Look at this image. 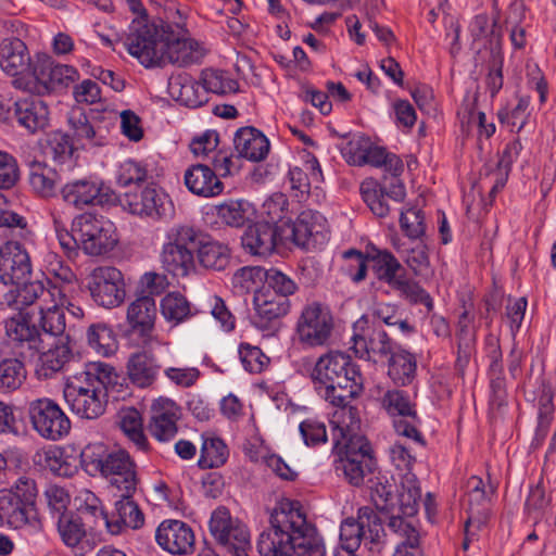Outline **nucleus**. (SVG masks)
<instances>
[{
	"label": "nucleus",
	"instance_id": "39448f33",
	"mask_svg": "<svg viewBox=\"0 0 556 556\" xmlns=\"http://www.w3.org/2000/svg\"><path fill=\"white\" fill-rule=\"evenodd\" d=\"M170 25L163 21L136 18L129 26L124 46L146 67L164 66V51Z\"/></svg>",
	"mask_w": 556,
	"mask_h": 556
},
{
	"label": "nucleus",
	"instance_id": "412c9836",
	"mask_svg": "<svg viewBox=\"0 0 556 556\" xmlns=\"http://www.w3.org/2000/svg\"><path fill=\"white\" fill-rule=\"evenodd\" d=\"M175 30L169 27L166 49L164 51V65L174 64L179 67L199 63L205 54L198 41L187 38L186 31L177 26Z\"/></svg>",
	"mask_w": 556,
	"mask_h": 556
},
{
	"label": "nucleus",
	"instance_id": "09e8293b",
	"mask_svg": "<svg viewBox=\"0 0 556 556\" xmlns=\"http://www.w3.org/2000/svg\"><path fill=\"white\" fill-rule=\"evenodd\" d=\"M118 425L122 431L138 447V450H147L148 441L142 430V419L140 413L136 408H122L118 412Z\"/></svg>",
	"mask_w": 556,
	"mask_h": 556
},
{
	"label": "nucleus",
	"instance_id": "0eeeda50",
	"mask_svg": "<svg viewBox=\"0 0 556 556\" xmlns=\"http://www.w3.org/2000/svg\"><path fill=\"white\" fill-rule=\"evenodd\" d=\"M383 536L381 518L372 508L364 506L358 509L357 518H346L341 522L340 549L356 551L363 542L372 556H379L386 547Z\"/></svg>",
	"mask_w": 556,
	"mask_h": 556
},
{
	"label": "nucleus",
	"instance_id": "6e6d98bb",
	"mask_svg": "<svg viewBox=\"0 0 556 556\" xmlns=\"http://www.w3.org/2000/svg\"><path fill=\"white\" fill-rule=\"evenodd\" d=\"M227 457V446L220 439L204 438L199 458L201 468H217L225 464Z\"/></svg>",
	"mask_w": 556,
	"mask_h": 556
},
{
	"label": "nucleus",
	"instance_id": "20e7f679",
	"mask_svg": "<svg viewBox=\"0 0 556 556\" xmlns=\"http://www.w3.org/2000/svg\"><path fill=\"white\" fill-rule=\"evenodd\" d=\"M369 262L379 281L386 282L399 298L412 305L422 304L427 313L433 311V300L430 294L415 280L406 277L405 269L397 258L388 250L372 249Z\"/></svg>",
	"mask_w": 556,
	"mask_h": 556
},
{
	"label": "nucleus",
	"instance_id": "8fccbe9b",
	"mask_svg": "<svg viewBox=\"0 0 556 556\" xmlns=\"http://www.w3.org/2000/svg\"><path fill=\"white\" fill-rule=\"evenodd\" d=\"M68 125L71 127L73 142L85 147L86 144H100L97 140V131L90 124L87 115L80 108L72 109L68 113Z\"/></svg>",
	"mask_w": 556,
	"mask_h": 556
},
{
	"label": "nucleus",
	"instance_id": "58836bf2",
	"mask_svg": "<svg viewBox=\"0 0 556 556\" xmlns=\"http://www.w3.org/2000/svg\"><path fill=\"white\" fill-rule=\"evenodd\" d=\"M201 266L212 270H224L230 263V249L227 244L218 241H204V233L201 231V239L195 249Z\"/></svg>",
	"mask_w": 556,
	"mask_h": 556
},
{
	"label": "nucleus",
	"instance_id": "0e129e2a",
	"mask_svg": "<svg viewBox=\"0 0 556 556\" xmlns=\"http://www.w3.org/2000/svg\"><path fill=\"white\" fill-rule=\"evenodd\" d=\"M370 483V497L377 509L393 511L394 502H393V484L390 483L387 479L382 481L380 478L368 479Z\"/></svg>",
	"mask_w": 556,
	"mask_h": 556
},
{
	"label": "nucleus",
	"instance_id": "3c124183",
	"mask_svg": "<svg viewBox=\"0 0 556 556\" xmlns=\"http://www.w3.org/2000/svg\"><path fill=\"white\" fill-rule=\"evenodd\" d=\"M306 170L300 167H293L289 170V180L291 188L301 195L308 194L311 182H319L323 174L316 157L312 156L305 162Z\"/></svg>",
	"mask_w": 556,
	"mask_h": 556
},
{
	"label": "nucleus",
	"instance_id": "603ef678",
	"mask_svg": "<svg viewBox=\"0 0 556 556\" xmlns=\"http://www.w3.org/2000/svg\"><path fill=\"white\" fill-rule=\"evenodd\" d=\"M112 450L103 443H90L84 447L80 453V462L90 476L100 475L103 471L105 464Z\"/></svg>",
	"mask_w": 556,
	"mask_h": 556
},
{
	"label": "nucleus",
	"instance_id": "338daca9",
	"mask_svg": "<svg viewBox=\"0 0 556 556\" xmlns=\"http://www.w3.org/2000/svg\"><path fill=\"white\" fill-rule=\"evenodd\" d=\"M361 192L364 201L376 216L386 217L389 214L390 206L384 200L387 195L376 188L372 181L362 184Z\"/></svg>",
	"mask_w": 556,
	"mask_h": 556
},
{
	"label": "nucleus",
	"instance_id": "f3484780",
	"mask_svg": "<svg viewBox=\"0 0 556 556\" xmlns=\"http://www.w3.org/2000/svg\"><path fill=\"white\" fill-rule=\"evenodd\" d=\"M62 199L77 208L88 205H104L115 201L114 191L103 181L83 178L65 184L61 188Z\"/></svg>",
	"mask_w": 556,
	"mask_h": 556
},
{
	"label": "nucleus",
	"instance_id": "4be33fe9",
	"mask_svg": "<svg viewBox=\"0 0 556 556\" xmlns=\"http://www.w3.org/2000/svg\"><path fill=\"white\" fill-rule=\"evenodd\" d=\"M364 324H366V320L363 318L355 324V330L361 329V332H354L352 337V349L356 356L368 361L374 359L375 362L377 356L380 358L388 357L393 349L387 332L382 329L369 327L365 329Z\"/></svg>",
	"mask_w": 556,
	"mask_h": 556
},
{
	"label": "nucleus",
	"instance_id": "7ed1b4c3",
	"mask_svg": "<svg viewBox=\"0 0 556 556\" xmlns=\"http://www.w3.org/2000/svg\"><path fill=\"white\" fill-rule=\"evenodd\" d=\"M114 368L104 363H90L86 369L68 381L64 399L71 409L81 418L96 419L105 412L108 390Z\"/></svg>",
	"mask_w": 556,
	"mask_h": 556
},
{
	"label": "nucleus",
	"instance_id": "a19ab883",
	"mask_svg": "<svg viewBox=\"0 0 556 556\" xmlns=\"http://www.w3.org/2000/svg\"><path fill=\"white\" fill-rule=\"evenodd\" d=\"M29 185L35 193L42 198L56 194L60 175L46 163L34 161L29 165Z\"/></svg>",
	"mask_w": 556,
	"mask_h": 556
},
{
	"label": "nucleus",
	"instance_id": "dca6fc26",
	"mask_svg": "<svg viewBox=\"0 0 556 556\" xmlns=\"http://www.w3.org/2000/svg\"><path fill=\"white\" fill-rule=\"evenodd\" d=\"M118 493L116 495L119 496V500L115 503V511L112 513L111 518L96 505H86L81 513L91 514L100 519L112 534L119 533L123 527L140 528L143 525L144 517L138 505L132 501V494Z\"/></svg>",
	"mask_w": 556,
	"mask_h": 556
},
{
	"label": "nucleus",
	"instance_id": "bb28decb",
	"mask_svg": "<svg viewBox=\"0 0 556 556\" xmlns=\"http://www.w3.org/2000/svg\"><path fill=\"white\" fill-rule=\"evenodd\" d=\"M85 507L79 509V514H74L73 511L65 515H60L58 518V531L61 535L62 541L72 548H76V554L84 555L86 552L93 548V545L90 544L89 539L87 538L85 525L83 522L84 518L88 516H92L91 514H83L81 510Z\"/></svg>",
	"mask_w": 556,
	"mask_h": 556
},
{
	"label": "nucleus",
	"instance_id": "2eb2a0df",
	"mask_svg": "<svg viewBox=\"0 0 556 556\" xmlns=\"http://www.w3.org/2000/svg\"><path fill=\"white\" fill-rule=\"evenodd\" d=\"M88 289L94 302L106 308L118 306L126 295L123 274L112 266L94 268L88 278Z\"/></svg>",
	"mask_w": 556,
	"mask_h": 556
},
{
	"label": "nucleus",
	"instance_id": "052dcab7",
	"mask_svg": "<svg viewBox=\"0 0 556 556\" xmlns=\"http://www.w3.org/2000/svg\"><path fill=\"white\" fill-rule=\"evenodd\" d=\"M403 257L416 276H424L429 271L428 248L422 241L413 242L410 247L403 250Z\"/></svg>",
	"mask_w": 556,
	"mask_h": 556
},
{
	"label": "nucleus",
	"instance_id": "4d7b16f0",
	"mask_svg": "<svg viewBox=\"0 0 556 556\" xmlns=\"http://www.w3.org/2000/svg\"><path fill=\"white\" fill-rule=\"evenodd\" d=\"M266 269L260 266L239 268L231 278L232 288L240 294L249 293L265 281Z\"/></svg>",
	"mask_w": 556,
	"mask_h": 556
},
{
	"label": "nucleus",
	"instance_id": "c85d7f7f",
	"mask_svg": "<svg viewBox=\"0 0 556 556\" xmlns=\"http://www.w3.org/2000/svg\"><path fill=\"white\" fill-rule=\"evenodd\" d=\"M187 189L199 197L213 198L224 191V184L217 174L205 164L191 165L184 176Z\"/></svg>",
	"mask_w": 556,
	"mask_h": 556
},
{
	"label": "nucleus",
	"instance_id": "6e6552de",
	"mask_svg": "<svg viewBox=\"0 0 556 556\" xmlns=\"http://www.w3.org/2000/svg\"><path fill=\"white\" fill-rule=\"evenodd\" d=\"M78 79V72L70 65L54 62L48 55H39L31 66V77L26 81L15 80L18 88L37 94H49L66 88Z\"/></svg>",
	"mask_w": 556,
	"mask_h": 556
},
{
	"label": "nucleus",
	"instance_id": "de8ad7c7",
	"mask_svg": "<svg viewBox=\"0 0 556 556\" xmlns=\"http://www.w3.org/2000/svg\"><path fill=\"white\" fill-rule=\"evenodd\" d=\"M389 377L399 384L406 386L409 383L416 372V359L413 354L407 351H392L389 355Z\"/></svg>",
	"mask_w": 556,
	"mask_h": 556
},
{
	"label": "nucleus",
	"instance_id": "1a4fd4ad",
	"mask_svg": "<svg viewBox=\"0 0 556 556\" xmlns=\"http://www.w3.org/2000/svg\"><path fill=\"white\" fill-rule=\"evenodd\" d=\"M74 233L78 248L91 256L105 254L117 243L114 224L91 213L80 214L74 219Z\"/></svg>",
	"mask_w": 556,
	"mask_h": 556
},
{
	"label": "nucleus",
	"instance_id": "e2e57ef3",
	"mask_svg": "<svg viewBox=\"0 0 556 556\" xmlns=\"http://www.w3.org/2000/svg\"><path fill=\"white\" fill-rule=\"evenodd\" d=\"M369 253L366 255L355 249H350L343 253L345 264L342 269L353 282H361L367 275V263L369 262Z\"/></svg>",
	"mask_w": 556,
	"mask_h": 556
},
{
	"label": "nucleus",
	"instance_id": "f03ea898",
	"mask_svg": "<svg viewBox=\"0 0 556 556\" xmlns=\"http://www.w3.org/2000/svg\"><path fill=\"white\" fill-rule=\"evenodd\" d=\"M312 379L315 384L325 388L324 397L332 405H344L363 390L358 366L341 352L320 356L312 371Z\"/></svg>",
	"mask_w": 556,
	"mask_h": 556
},
{
	"label": "nucleus",
	"instance_id": "9b49d317",
	"mask_svg": "<svg viewBox=\"0 0 556 556\" xmlns=\"http://www.w3.org/2000/svg\"><path fill=\"white\" fill-rule=\"evenodd\" d=\"M381 402L387 413L393 417L395 432L424 446L426 442L419 431L421 420L417 414L416 404L410 401L409 395L402 390H388Z\"/></svg>",
	"mask_w": 556,
	"mask_h": 556
},
{
	"label": "nucleus",
	"instance_id": "393cba45",
	"mask_svg": "<svg viewBox=\"0 0 556 556\" xmlns=\"http://www.w3.org/2000/svg\"><path fill=\"white\" fill-rule=\"evenodd\" d=\"M157 544L170 554L187 555L193 551L192 529L180 520H165L156 529Z\"/></svg>",
	"mask_w": 556,
	"mask_h": 556
},
{
	"label": "nucleus",
	"instance_id": "cd10ccee",
	"mask_svg": "<svg viewBox=\"0 0 556 556\" xmlns=\"http://www.w3.org/2000/svg\"><path fill=\"white\" fill-rule=\"evenodd\" d=\"M34 63L23 40L16 37L0 42V67L10 76H17L31 70Z\"/></svg>",
	"mask_w": 556,
	"mask_h": 556
},
{
	"label": "nucleus",
	"instance_id": "49530a36",
	"mask_svg": "<svg viewBox=\"0 0 556 556\" xmlns=\"http://www.w3.org/2000/svg\"><path fill=\"white\" fill-rule=\"evenodd\" d=\"M161 313L164 318L178 325L197 314L191 303L179 292H169L161 300Z\"/></svg>",
	"mask_w": 556,
	"mask_h": 556
},
{
	"label": "nucleus",
	"instance_id": "6ab92c4d",
	"mask_svg": "<svg viewBox=\"0 0 556 556\" xmlns=\"http://www.w3.org/2000/svg\"><path fill=\"white\" fill-rule=\"evenodd\" d=\"M121 202L129 213L152 219H160L172 211V202L167 194L149 186L139 191L126 192Z\"/></svg>",
	"mask_w": 556,
	"mask_h": 556
},
{
	"label": "nucleus",
	"instance_id": "5fc2aeb1",
	"mask_svg": "<svg viewBox=\"0 0 556 556\" xmlns=\"http://www.w3.org/2000/svg\"><path fill=\"white\" fill-rule=\"evenodd\" d=\"M40 326L46 334L58 337V342H70L71 334L66 331L65 314L58 307L41 311Z\"/></svg>",
	"mask_w": 556,
	"mask_h": 556
},
{
	"label": "nucleus",
	"instance_id": "f257e3e1",
	"mask_svg": "<svg viewBox=\"0 0 556 556\" xmlns=\"http://www.w3.org/2000/svg\"><path fill=\"white\" fill-rule=\"evenodd\" d=\"M270 528L261 533L257 549L261 556H326L324 543L313 536L301 504L283 500L274 508Z\"/></svg>",
	"mask_w": 556,
	"mask_h": 556
},
{
	"label": "nucleus",
	"instance_id": "69168bd1",
	"mask_svg": "<svg viewBox=\"0 0 556 556\" xmlns=\"http://www.w3.org/2000/svg\"><path fill=\"white\" fill-rule=\"evenodd\" d=\"M74 151V142L67 134L60 131L52 132L46 147V153L54 161L63 163L68 160Z\"/></svg>",
	"mask_w": 556,
	"mask_h": 556
},
{
	"label": "nucleus",
	"instance_id": "680f3d73",
	"mask_svg": "<svg viewBox=\"0 0 556 556\" xmlns=\"http://www.w3.org/2000/svg\"><path fill=\"white\" fill-rule=\"evenodd\" d=\"M2 491L10 492L22 508H25L31 516H36L35 498L37 496V489L34 480L22 477L12 488L2 489Z\"/></svg>",
	"mask_w": 556,
	"mask_h": 556
},
{
	"label": "nucleus",
	"instance_id": "4c0bfd02",
	"mask_svg": "<svg viewBox=\"0 0 556 556\" xmlns=\"http://www.w3.org/2000/svg\"><path fill=\"white\" fill-rule=\"evenodd\" d=\"M388 526L403 539L397 544L393 556H422L419 547V533L412 521L405 520L400 515H392Z\"/></svg>",
	"mask_w": 556,
	"mask_h": 556
},
{
	"label": "nucleus",
	"instance_id": "b1692460",
	"mask_svg": "<svg viewBox=\"0 0 556 556\" xmlns=\"http://www.w3.org/2000/svg\"><path fill=\"white\" fill-rule=\"evenodd\" d=\"M103 477H110L111 486L117 492L134 494L137 489V475L135 464L124 450H112L103 471Z\"/></svg>",
	"mask_w": 556,
	"mask_h": 556
},
{
	"label": "nucleus",
	"instance_id": "864d4df0",
	"mask_svg": "<svg viewBox=\"0 0 556 556\" xmlns=\"http://www.w3.org/2000/svg\"><path fill=\"white\" fill-rule=\"evenodd\" d=\"M202 90L216 94H227L238 90V83L226 75L225 72L206 68L201 73Z\"/></svg>",
	"mask_w": 556,
	"mask_h": 556
},
{
	"label": "nucleus",
	"instance_id": "a211bd4d",
	"mask_svg": "<svg viewBox=\"0 0 556 556\" xmlns=\"http://www.w3.org/2000/svg\"><path fill=\"white\" fill-rule=\"evenodd\" d=\"M33 277V265L28 251L10 240L0 247V280L4 285H21Z\"/></svg>",
	"mask_w": 556,
	"mask_h": 556
},
{
	"label": "nucleus",
	"instance_id": "423d86ee",
	"mask_svg": "<svg viewBox=\"0 0 556 556\" xmlns=\"http://www.w3.org/2000/svg\"><path fill=\"white\" fill-rule=\"evenodd\" d=\"M200 239L201 230L193 226H173L166 233L160 254L163 269L174 277H187L194 273V252Z\"/></svg>",
	"mask_w": 556,
	"mask_h": 556
},
{
	"label": "nucleus",
	"instance_id": "a18cd8bd",
	"mask_svg": "<svg viewBox=\"0 0 556 556\" xmlns=\"http://www.w3.org/2000/svg\"><path fill=\"white\" fill-rule=\"evenodd\" d=\"M35 518L22 508L16 498L7 491L0 490V522L12 529H21Z\"/></svg>",
	"mask_w": 556,
	"mask_h": 556
},
{
	"label": "nucleus",
	"instance_id": "aec40b11",
	"mask_svg": "<svg viewBox=\"0 0 556 556\" xmlns=\"http://www.w3.org/2000/svg\"><path fill=\"white\" fill-rule=\"evenodd\" d=\"M290 299L276 295L268 290H255L253 296V325L262 330H274L280 318L290 311Z\"/></svg>",
	"mask_w": 556,
	"mask_h": 556
},
{
	"label": "nucleus",
	"instance_id": "37998d69",
	"mask_svg": "<svg viewBox=\"0 0 556 556\" xmlns=\"http://www.w3.org/2000/svg\"><path fill=\"white\" fill-rule=\"evenodd\" d=\"M421 491L418 479L413 472H405L401 478V490L397 495L399 511L406 517L417 514Z\"/></svg>",
	"mask_w": 556,
	"mask_h": 556
},
{
	"label": "nucleus",
	"instance_id": "774afa93",
	"mask_svg": "<svg viewBox=\"0 0 556 556\" xmlns=\"http://www.w3.org/2000/svg\"><path fill=\"white\" fill-rule=\"evenodd\" d=\"M239 356L245 370L253 374L261 372L269 362L260 348L250 344L240 345Z\"/></svg>",
	"mask_w": 556,
	"mask_h": 556
},
{
	"label": "nucleus",
	"instance_id": "c9c22d12",
	"mask_svg": "<svg viewBox=\"0 0 556 556\" xmlns=\"http://www.w3.org/2000/svg\"><path fill=\"white\" fill-rule=\"evenodd\" d=\"M349 403L336 405L340 410L334 414L337 425L332 431L333 448H340L341 445L351 443L356 438H365L358 433L361 427L358 410L356 407L350 406Z\"/></svg>",
	"mask_w": 556,
	"mask_h": 556
},
{
	"label": "nucleus",
	"instance_id": "5701e85b",
	"mask_svg": "<svg viewBox=\"0 0 556 556\" xmlns=\"http://www.w3.org/2000/svg\"><path fill=\"white\" fill-rule=\"evenodd\" d=\"M13 116L18 127L29 135H35L49 126L50 111L42 99L29 96L13 103Z\"/></svg>",
	"mask_w": 556,
	"mask_h": 556
},
{
	"label": "nucleus",
	"instance_id": "ddd939ff",
	"mask_svg": "<svg viewBox=\"0 0 556 556\" xmlns=\"http://www.w3.org/2000/svg\"><path fill=\"white\" fill-rule=\"evenodd\" d=\"M28 414L34 429L45 439L56 441L71 430V421L53 400L41 397L29 403Z\"/></svg>",
	"mask_w": 556,
	"mask_h": 556
},
{
	"label": "nucleus",
	"instance_id": "a878e982",
	"mask_svg": "<svg viewBox=\"0 0 556 556\" xmlns=\"http://www.w3.org/2000/svg\"><path fill=\"white\" fill-rule=\"evenodd\" d=\"M270 222H257L245 229L241 242L248 253L267 256L275 251L279 233L275 225L276 218L270 217Z\"/></svg>",
	"mask_w": 556,
	"mask_h": 556
},
{
	"label": "nucleus",
	"instance_id": "9d476101",
	"mask_svg": "<svg viewBox=\"0 0 556 556\" xmlns=\"http://www.w3.org/2000/svg\"><path fill=\"white\" fill-rule=\"evenodd\" d=\"M337 454L334 469L342 473L352 485L358 486L374 472L375 459L366 438H356L351 443H344L340 448H333Z\"/></svg>",
	"mask_w": 556,
	"mask_h": 556
},
{
	"label": "nucleus",
	"instance_id": "7c9ffc66",
	"mask_svg": "<svg viewBox=\"0 0 556 556\" xmlns=\"http://www.w3.org/2000/svg\"><path fill=\"white\" fill-rule=\"evenodd\" d=\"M5 333L9 341L16 348H27L28 351H39L43 348L39 330L22 314L5 321Z\"/></svg>",
	"mask_w": 556,
	"mask_h": 556
},
{
	"label": "nucleus",
	"instance_id": "f8f14e48",
	"mask_svg": "<svg viewBox=\"0 0 556 556\" xmlns=\"http://www.w3.org/2000/svg\"><path fill=\"white\" fill-rule=\"evenodd\" d=\"M210 531L223 548L225 556H248L250 533L242 522L231 518L226 508L222 507L213 511Z\"/></svg>",
	"mask_w": 556,
	"mask_h": 556
},
{
	"label": "nucleus",
	"instance_id": "79ce46f5",
	"mask_svg": "<svg viewBox=\"0 0 556 556\" xmlns=\"http://www.w3.org/2000/svg\"><path fill=\"white\" fill-rule=\"evenodd\" d=\"M321 215L313 211H303L296 220L289 225L290 237L293 242L302 248H307L311 239L321 230Z\"/></svg>",
	"mask_w": 556,
	"mask_h": 556
},
{
	"label": "nucleus",
	"instance_id": "e433bc0d",
	"mask_svg": "<svg viewBox=\"0 0 556 556\" xmlns=\"http://www.w3.org/2000/svg\"><path fill=\"white\" fill-rule=\"evenodd\" d=\"M172 97L189 108H199L207 102L205 92L195 80L188 75L172 77L168 83Z\"/></svg>",
	"mask_w": 556,
	"mask_h": 556
},
{
	"label": "nucleus",
	"instance_id": "4468645a",
	"mask_svg": "<svg viewBox=\"0 0 556 556\" xmlns=\"http://www.w3.org/2000/svg\"><path fill=\"white\" fill-rule=\"evenodd\" d=\"M332 329L333 320L329 309L317 302L307 304L296 323L299 341L308 348L325 345Z\"/></svg>",
	"mask_w": 556,
	"mask_h": 556
},
{
	"label": "nucleus",
	"instance_id": "bf43d9fd",
	"mask_svg": "<svg viewBox=\"0 0 556 556\" xmlns=\"http://www.w3.org/2000/svg\"><path fill=\"white\" fill-rule=\"evenodd\" d=\"M14 289L10 290L14 294L13 301L8 300V304H14L16 308L31 305L43 292L45 286L39 280L27 279L21 285H13Z\"/></svg>",
	"mask_w": 556,
	"mask_h": 556
},
{
	"label": "nucleus",
	"instance_id": "473e14b6",
	"mask_svg": "<svg viewBox=\"0 0 556 556\" xmlns=\"http://www.w3.org/2000/svg\"><path fill=\"white\" fill-rule=\"evenodd\" d=\"M235 149L240 156L253 161H263L270 149L268 139L254 127L240 128L233 139Z\"/></svg>",
	"mask_w": 556,
	"mask_h": 556
},
{
	"label": "nucleus",
	"instance_id": "c756f323",
	"mask_svg": "<svg viewBox=\"0 0 556 556\" xmlns=\"http://www.w3.org/2000/svg\"><path fill=\"white\" fill-rule=\"evenodd\" d=\"M156 317L155 301L150 295H142L134 300L127 307L126 320L134 332L147 340L151 339Z\"/></svg>",
	"mask_w": 556,
	"mask_h": 556
},
{
	"label": "nucleus",
	"instance_id": "2f4dec72",
	"mask_svg": "<svg viewBox=\"0 0 556 556\" xmlns=\"http://www.w3.org/2000/svg\"><path fill=\"white\" fill-rule=\"evenodd\" d=\"M161 366L148 350L132 353L127 362V376L139 388L150 387L156 379Z\"/></svg>",
	"mask_w": 556,
	"mask_h": 556
},
{
	"label": "nucleus",
	"instance_id": "13d9d810",
	"mask_svg": "<svg viewBox=\"0 0 556 556\" xmlns=\"http://www.w3.org/2000/svg\"><path fill=\"white\" fill-rule=\"evenodd\" d=\"M262 290H268L276 295L289 299L298 290V285L285 273L270 268L266 269V277Z\"/></svg>",
	"mask_w": 556,
	"mask_h": 556
},
{
	"label": "nucleus",
	"instance_id": "ea45409f",
	"mask_svg": "<svg viewBox=\"0 0 556 556\" xmlns=\"http://www.w3.org/2000/svg\"><path fill=\"white\" fill-rule=\"evenodd\" d=\"M24 351L15 353L14 357H5L0 362V393H11L18 390L26 380L27 370L24 362Z\"/></svg>",
	"mask_w": 556,
	"mask_h": 556
},
{
	"label": "nucleus",
	"instance_id": "72a5a7b5",
	"mask_svg": "<svg viewBox=\"0 0 556 556\" xmlns=\"http://www.w3.org/2000/svg\"><path fill=\"white\" fill-rule=\"evenodd\" d=\"M72 357L73 353L70 348V342H56L39 355L35 376L39 380L51 379L55 374L64 369Z\"/></svg>",
	"mask_w": 556,
	"mask_h": 556
},
{
	"label": "nucleus",
	"instance_id": "c03bdc74",
	"mask_svg": "<svg viewBox=\"0 0 556 556\" xmlns=\"http://www.w3.org/2000/svg\"><path fill=\"white\" fill-rule=\"evenodd\" d=\"M88 345L99 355L111 356L117 350V340L113 329L105 323L91 324L86 332Z\"/></svg>",
	"mask_w": 556,
	"mask_h": 556
},
{
	"label": "nucleus",
	"instance_id": "f704fd0d",
	"mask_svg": "<svg viewBox=\"0 0 556 556\" xmlns=\"http://www.w3.org/2000/svg\"><path fill=\"white\" fill-rule=\"evenodd\" d=\"M217 223L231 228H241L254 215L253 205L243 199H229L213 206Z\"/></svg>",
	"mask_w": 556,
	"mask_h": 556
}]
</instances>
